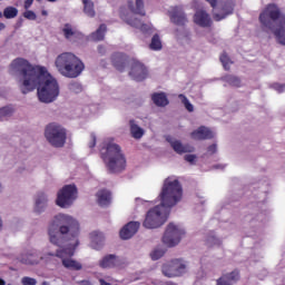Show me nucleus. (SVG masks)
Returning <instances> with one entry per match:
<instances>
[{
    "instance_id": "35",
    "label": "nucleus",
    "mask_w": 285,
    "mask_h": 285,
    "mask_svg": "<svg viewBox=\"0 0 285 285\" xmlns=\"http://www.w3.org/2000/svg\"><path fill=\"white\" fill-rule=\"evenodd\" d=\"M220 62L223 63L225 70H230V67H228V63H230V58L228 57V53H226V51H224L220 57Z\"/></svg>"
},
{
    "instance_id": "50",
    "label": "nucleus",
    "mask_w": 285,
    "mask_h": 285,
    "mask_svg": "<svg viewBox=\"0 0 285 285\" xmlns=\"http://www.w3.org/2000/svg\"><path fill=\"white\" fill-rule=\"evenodd\" d=\"M47 1H49L50 3H55L57 0H47Z\"/></svg>"
},
{
    "instance_id": "11",
    "label": "nucleus",
    "mask_w": 285,
    "mask_h": 285,
    "mask_svg": "<svg viewBox=\"0 0 285 285\" xmlns=\"http://www.w3.org/2000/svg\"><path fill=\"white\" fill-rule=\"evenodd\" d=\"M184 235L185 232L184 229H181V227L170 223L167 226L163 236V244H165V246H168V248H173L177 246L179 242H181V237H184Z\"/></svg>"
},
{
    "instance_id": "33",
    "label": "nucleus",
    "mask_w": 285,
    "mask_h": 285,
    "mask_svg": "<svg viewBox=\"0 0 285 285\" xmlns=\"http://www.w3.org/2000/svg\"><path fill=\"white\" fill-rule=\"evenodd\" d=\"M166 252L161 248H156L150 253V257L154 262H157V259H161V256L165 255Z\"/></svg>"
},
{
    "instance_id": "49",
    "label": "nucleus",
    "mask_w": 285,
    "mask_h": 285,
    "mask_svg": "<svg viewBox=\"0 0 285 285\" xmlns=\"http://www.w3.org/2000/svg\"><path fill=\"white\" fill-rule=\"evenodd\" d=\"M0 285H6V281H3V278L0 277Z\"/></svg>"
},
{
    "instance_id": "16",
    "label": "nucleus",
    "mask_w": 285,
    "mask_h": 285,
    "mask_svg": "<svg viewBox=\"0 0 285 285\" xmlns=\"http://www.w3.org/2000/svg\"><path fill=\"white\" fill-rule=\"evenodd\" d=\"M141 226L140 222H129L124 228L120 230L121 239H130V237L135 236Z\"/></svg>"
},
{
    "instance_id": "52",
    "label": "nucleus",
    "mask_w": 285,
    "mask_h": 285,
    "mask_svg": "<svg viewBox=\"0 0 285 285\" xmlns=\"http://www.w3.org/2000/svg\"><path fill=\"white\" fill-rule=\"evenodd\" d=\"M3 18V13L2 12H0V19H2Z\"/></svg>"
},
{
    "instance_id": "26",
    "label": "nucleus",
    "mask_w": 285,
    "mask_h": 285,
    "mask_svg": "<svg viewBox=\"0 0 285 285\" xmlns=\"http://www.w3.org/2000/svg\"><path fill=\"white\" fill-rule=\"evenodd\" d=\"M120 18L128 23V26H131V28H138V30H146V24H144L138 18L131 17L126 20L124 18V14H120Z\"/></svg>"
},
{
    "instance_id": "45",
    "label": "nucleus",
    "mask_w": 285,
    "mask_h": 285,
    "mask_svg": "<svg viewBox=\"0 0 285 285\" xmlns=\"http://www.w3.org/2000/svg\"><path fill=\"white\" fill-rule=\"evenodd\" d=\"M273 87L277 92H283L285 90V85L274 83Z\"/></svg>"
},
{
    "instance_id": "20",
    "label": "nucleus",
    "mask_w": 285,
    "mask_h": 285,
    "mask_svg": "<svg viewBox=\"0 0 285 285\" xmlns=\"http://www.w3.org/2000/svg\"><path fill=\"white\" fill-rule=\"evenodd\" d=\"M151 101H154L155 106L158 108H166L170 104L168 100V96H166V92H154L151 95Z\"/></svg>"
},
{
    "instance_id": "14",
    "label": "nucleus",
    "mask_w": 285,
    "mask_h": 285,
    "mask_svg": "<svg viewBox=\"0 0 285 285\" xmlns=\"http://www.w3.org/2000/svg\"><path fill=\"white\" fill-rule=\"evenodd\" d=\"M194 23L200 28H210L213 26V19L205 10H197L194 14Z\"/></svg>"
},
{
    "instance_id": "27",
    "label": "nucleus",
    "mask_w": 285,
    "mask_h": 285,
    "mask_svg": "<svg viewBox=\"0 0 285 285\" xmlns=\"http://www.w3.org/2000/svg\"><path fill=\"white\" fill-rule=\"evenodd\" d=\"M106 30H108L106 24H100L99 28L91 35V39L94 41H104V37H106Z\"/></svg>"
},
{
    "instance_id": "21",
    "label": "nucleus",
    "mask_w": 285,
    "mask_h": 285,
    "mask_svg": "<svg viewBox=\"0 0 285 285\" xmlns=\"http://www.w3.org/2000/svg\"><path fill=\"white\" fill-rule=\"evenodd\" d=\"M39 259H43V257H40L37 250L28 252L21 256L22 264H30L31 266L37 264Z\"/></svg>"
},
{
    "instance_id": "40",
    "label": "nucleus",
    "mask_w": 285,
    "mask_h": 285,
    "mask_svg": "<svg viewBox=\"0 0 285 285\" xmlns=\"http://www.w3.org/2000/svg\"><path fill=\"white\" fill-rule=\"evenodd\" d=\"M24 19H28L29 21H36L37 20V13L32 10H27L23 12Z\"/></svg>"
},
{
    "instance_id": "1",
    "label": "nucleus",
    "mask_w": 285,
    "mask_h": 285,
    "mask_svg": "<svg viewBox=\"0 0 285 285\" xmlns=\"http://www.w3.org/2000/svg\"><path fill=\"white\" fill-rule=\"evenodd\" d=\"M10 69L18 73L22 95L37 90L38 99L42 104H52L59 97V82L46 67L32 66L23 58H16Z\"/></svg>"
},
{
    "instance_id": "34",
    "label": "nucleus",
    "mask_w": 285,
    "mask_h": 285,
    "mask_svg": "<svg viewBox=\"0 0 285 285\" xmlns=\"http://www.w3.org/2000/svg\"><path fill=\"white\" fill-rule=\"evenodd\" d=\"M90 235H91L92 244H100L101 245V242H104V234H101L99 232H92Z\"/></svg>"
},
{
    "instance_id": "22",
    "label": "nucleus",
    "mask_w": 285,
    "mask_h": 285,
    "mask_svg": "<svg viewBox=\"0 0 285 285\" xmlns=\"http://www.w3.org/2000/svg\"><path fill=\"white\" fill-rule=\"evenodd\" d=\"M47 204H48V198H46V194L39 193L36 199L35 212L38 214L43 213V210H46Z\"/></svg>"
},
{
    "instance_id": "51",
    "label": "nucleus",
    "mask_w": 285,
    "mask_h": 285,
    "mask_svg": "<svg viewBox=\"0 0 285 285\" xmlns=\"http://www.w3.org/2000/svg\"><path fill=\"white\" fill-rule=\"evenodd\" d=\"M0 28H6V24H3V23H0Z\"/></svg>"
},
{
    "instance_id": "42",
    "label": "nucleus",
    "mask_w": 285,
    "mask_h": 285,
    "mask_svg": "<svg viewBox=\"0 0 285 285\" xmlns=\"http://www.w3.org/2000/svg\"><path fill=\"white\" fill-rule=\"evenodd\" d=\"M195 159H197V156L195 155H186L185 161H188L189 164H195Z\"/></svg>"
},
{
    "instance_id": "5",
    "label": "nucleus",
    "mask_w": 285,
    "mask_h": 285,
    "mask_svg": "<svg viewBox=\"0 0 285 285\" xmlns=\"http://www.w3.org/2000/svg\"><path fill=\"white\" fill-rule=\"evenodd\" d=\"M100 157L111 174L126 170V155L121 146L117 145L114 138L105 139L100 145Z\"/></svg>"
},
{
    "instance_id": "56",
    "label": "nucleus",
    "mask_w": 285,
    "mask_h": 285,
    "mask_svg": "<svg viewBox=\"0 0 285 285\" xmlns=\"http://www.w3.org/2000/svg\"><path fill=\"white\" fill-rule=\"evenodd\" d=\"M37 1H41V0H37Z\"/></svg>"
},
{
    "instance_id": "8",
    "label": "nucleus",
    "mask_w": 285,
    "mask_h": 285,
    "mask_svg": "<svg viewBox=\"0 0 285 285\" xmlns=\"http://www.w3.org/2000/svg\"><path fill=\"white\" fill-rule=\"evenodd\" d=\"M45 137L55 148H63L66 146V129L56 122H51L46 127Z\"/></svg>"
},
{
    "instance_id": "44",
    "label": "nucleus",
    "mask_w": 285,
    "mask_h": 285,
    "mask_svg": "<svg viewBox=\"0 0 285 285\" xmlns=\"http://www.w3.org/2000/svg\"><path fill=\"white\" fill-rule=\"evenodd\" d=\"M207 151H208L210 155H215V153H217V145H216V144L210 145V146L207 148Z\"/></svg>"
},
{
    "instance_id": "30",
    "label": "nucleus",
    "mask_w": 285,
    "mask_h": 285,
    "mask_svg": "<svg viewBox=\"0 0 285 285\" xmlns=\"http://www.w3.org/2000/svg\"><path fill=\"white\" fill-rule=\"evenodd\" d=\"M149 48L150 50H161V39H159V35H154Z\"/></svg>"
},
{
    "instance_id": "38",
    "label": "nucleus",
    "mask_w": 285,
    "mask_h": 285,
    "mask_svg": "<svg viewBox=\"0 0 285 285\" xmlns=\"http://www.w3.org/2000/svg\"><path fill=\"white\" fill-rule=\"evenodd\" d=\"M222 244V240L215 236H209L207 238V246H219Z\"/></svg>"
},
{
    "instance_id": "55",
    "label": "nucleus",
    "mask_w": 285,
    "mask_h": 285,
    "mask_svg": "<svg viewBox=\"0 0 285 285\" xmlns=\"http://www.w3.org/2000/svg\"><path fill=\"white\" fill-rule=\"evenodd\" d=\"M94 248H99V247H97V246L94 245Z\"/></svg>"
},
{
    "instance_id": "10",
    "label": "nucleus",
    "mask_w": 285,
    "mask_h": 285,
    "mask_svg": "<svg viewBox=\"0 0 285 285\" xmlns=\"http://www.w3.org/2000/svg\"><path fill=\"white\" fill-rule=\"evenodd\" d=\"M186 263L181 258H174L161 266V273L165 277H181L186 273Z\"/></svg>"
},
{
    "instance_id": "25",
    "label": "nucleus",
    "mask_w": 285,
    "mask_h": 285,
    "mask_svg": "<svg viewBox=\"0 0 285 285\" xmlns=\"http://www.w3.org/2000/svg\"><path fill=\"white\" fill-rule=\"evenodd\" d=\"M130 126V134L134 139H141L144 137V129L139 127L137 124H135V120L129 121Z\"/></svg>"
},
{
    "instance_id": "2",
    "label": "nucleus",
    "mask_w": 285,
    "mask_h": 285,
    "mask_svg": "<svg viewBox=\"0 0 285 285\" xmlns=\"http://www.w3.org/2000/svg\"><path fill=\"white\" fill-rule=\"evenodd\" d=\"M48 235L55 246H66L63 249H58L56 254L49 253L48 255L62 259V266L68 271H81L83 268L81 263L68 258L75 255V250L79 246V222L72 216L58 214L49 224Z\"/></svg>"
},
{
    "instance_id": "37",
    "label": "nucleus",
    "mask_w": 285,
    "mask_h": 285,
    "mask_svg": "<svg viewBox=\"0 0 285 285\" xmlns=\"http://www.w3.org/2000/svg\"><path fill=\"white\" fill-rule=\"evenodd\" d=\"M11 115H12V108H10V107L0 108V119L10 117Z\"/></svg>"
},
{
    "instance_id": "53",
    "label": "nucleus",
    "mask_w": 285,
    "mask_h": 285,
    "mask_svg": "<svg viewBox=\"0 0 285 285\" xmlns=\"http://www.w3.org/2000/svg\"><path fill=\"white\" fill-rule=\"evenodd\" d=\"M42 285H48V282H43Z\"/></svg>"
},
{
    "instance_id": "18",
    "label": "nucleus",
    "mask_w": 285,
    "mask_h": 285,
    "mask_svg": "<svg viewBox=\"0 0 285 285\" xmlns=\"http://www.w3.org/2000/svg\"><path fill=\"white\" fill-rule=\"evenodd\" d=\"M119 264V258L115 254L106 255L98 263L100 268H115Z\"/></svg>"
},
{
    "instance_id": "19",
    "label": "nucleus",
    "mask_w": 285,
    "mask_h": 285,
    "mask_svg": "<svg viewBox=\"0 0 285 285\" xmlns=\"http://www.w3.org/2000/svg\"><path fill=\"white\" fill-rule=\"evenodd\" d=\"M97 203L100 206H110V202L112 200V194L108 189H100L97 194Z\"/></svg>"
},
{
    "instance_id": "15",
    "label": "nucleus",
    "mask_w": 285,
    "mask_h": 285,
    "mask_svg": "<svg viewBox=\"0 0 285 285\" xmlns=\"http://www.w3.org/2000/svg\"><path fill=\"white\" fill-rule=\"evenodd\" d=\"M191 139L196 141H206V139H213L215 134L207 127L200 126L190 134Z\"/></svg>"
},
{
    "instance_id": "3",
    "label": "nucleus",
    "mask_w": 285,
    "mask_h": 285,
    "mask_svg": "<svg viewBox=\"0 0 285 285\" xmlns=\"http://www.w3.org/2000/svg\"><path fill=\"white\" fill-rule=\"evenodd\" d=\"M183 195L184 189L179 180L171 177L166 178L159 195L160 205L147 212L142 226L145 228H159V226H164L168 220L170 209L181 202Z\"/></svg>"
},
{
    "instance_id": "48",
    "label": "nucleus",
    "mask_w": 285,
    "mask_h": 285,
    "mask_svg": "<svg viewBox=\"0 0 285 285\" xmlns=\"http://www.w3.org/2000/svg\"><path fill=\"white\" fill-rule=\"evenodd\" d=\"M99 282H100V285H111L110 283L106 282L104 278H101Z\"/></svg>"
},
{
    "instance_id": "4",
    "label": "nucleus",
    "mask_w": 285,
    "mask_h": 285,
    "mask_svg": "<svg viewBox=\"0 0 285 285\" xmlns=\"http://www.w3.org/2000/svg\"><path fill=\"white\" fill-rule=\"evenodd\" d=\"M263 30H271L281 46H285V14L275 3H269L259 14Z\"/></svg>"
},
{
    "instance_id": "54",
    "label": "nucleus",
    "mask_w": 285,
    "mask_h": 285,
    "mask_svg": "<svg viewBox=\"0 0 285 285\" xmlns=\"http://www.w3.org/2000/svg\"><path fill=\"white\" fill-rule=\"evenodd\" d=\"M42 14H46V11H42Z\"/></svg>"
},
{
    "instance_id": "32",
    "label": "nucleus",
    "mask_w": 285,
    "mask_h": 285,
    "mask_svg": "<svg viewBox=\"0 0 285 285\" xmlns=\"http://www.w3.org/2000/svg\"><path fill=\"white\" fill-rule=\"evenodd\" d=\"M179 99H181L186 110H188V112H194L195 107L193 106V104H190V101L188 100V98L184 95H179Z\"/></svg>"
},
{
    "instance_id": "12",
    "label": "nucleus",
    "mask_w": 285,
    "mask_h": 285,
    "mask_svg": "<svg viewBox=\"0 0 285 285\" xmlns=\"http://www.w3.org/2000/svg\"><path fill=\"white\" fill-rule=\"evenodd\" d=\"M76 199L77 186L66 185L62 187V189L59 190L56 204L57 206H60V208H68V206H71L72 202Z\"/></svg>"
},
{
    "instance_id": "28",
    "label": "nucleus",
    "mask_w": 285,
    "mask_h": 285,
    "mask_svg": "<svg viewBox=\"0 0 285 285\" xmlns=\"http://www.w3.org/2000/svg\"><path fill=\"white\" fill-rule=\"evenodd\" d=\"M83 3V12L87 14V17H95V2L92 0H82Z\"/></svg>"
},
{
    "instance_id": "24",
    "label": "nucleus",
    "mask_w": 285,
    "mask_h": 285,
    "mask_svg": "<svg viewBox=\"0 0 285 285\" xmlns=\"http://www.w3.org/2000/svg\"><path fill=\"white\" fill-rule=\"evenodd\" d=\"M128 8L134 12V14H140V17H146V11L144 10V0H136V7L132 1H129Z\"/></svg>"
},
{
    "instance_id": "13",
    "label": "nucleus",
    "mask_w": 285,
    "mask_h": 285,
    "mask_svg": "<svg viewBox=\"0 0 285 285\" xmlns=\"http://www.w3.org/2000/svg\"><path fill=\"white\" fill-rule=\"evenodd\" d=\"M169 17L175 26H186L188 23V18H186V13L181 7H173L169 11Z\"/></svg>"
},
{
    "instance_id": "36",
    "label": "nucleus",
    "mask_w": 285,
    "mask_h": 285,
    "mask_svg": "<svg viewBox=\"0 0 285 285\" xmlns=\"http://www.w3.org/2000/svg\"><path fill=\"white\" fill-rule=\"evenodd\" d=\"M62 32H63L66 39H70V37H75V32H73L72 27L70 24H65V28L62 29Z\"/></svg>"
},
{
    "instance_id": "17",
    "label": "nucleus",
    "mask_w": 285,
    "mask_h": 285,
    "mask_svg": "<svg viewBox=\"0 0 285 285\" xmlns=\"http://www.w3.org/2000/svg\"><path fill=\"white\" fill-rule=\"evenodd\" d=\"M239 282V272L234 269L230 273L223 274L217 281L216 285H234Z\"/></svg>"
},
{
    "instance_id": "31",
    "label": "nucleus",
    "mask_w": 285,
    "mask_h": 285,
    "mask_svg": "<svg viewBox=\"0 0 285 285\" xmlns=\"http://www.w3.org/2000/svg\"><path fill=\"white\" fill-rule=\"evenodd\" d=\"M225 81H227L229 86H235L236 88L242 86V80L236 76H226Z\"/></svg>"
},
{
    "instance_id": "23",
    "label": "nucleus",
    "mask_w": 285,
    "mask_h": 285,
    "mask_svg": "<svg viewBox=\"0 0 285 285\" xmlns=\"http://www.w3.org/2000/svg\"><path fill=\"white\" fill-rule=\"evenodd\" d=\"M170 146L178 155H184V153H193V147L184 146L179 140L170 141Z\"/></svg>"
},
{
    "instance_id": "41",
    "label": "nucleus",
    "mask_w": 285,
    "mask_h": 285,
    "mask_svg": "<svg viewBox=\"0 0 285 285\" xmlns=\"http://www.w3.org/2000/svg\"><path fill=\"white\" fill-rule=\"evenodd\" d=\"M21 284L22 285H37V279L36 278H32L30 276H24L22 277L21 279Z\"/></svg>"
},
{
    "instance_id": "39",
    "label": "nucleus",
    "mask_w": 285,
    "mask_h": 285,
    "mask_svg": "<svg viewBox=\"0 0 285 285\" xmlns=\"http://www.w3.org/2000/svg\"><path fill=\"white\" fill-rule=\"evenodd\" d=\"M69 90H71V92H81V90H83V88L81 87V83H79V82H70Z\"/></svg>"
},
{
    "instance_id": "7",
    "label": "nucleus",
    "mask_w": 285,
    "mask_h": 285,
    "mask_svg": "<svg viewBox=\"0 0 285 285\" xmlns=\"http://www.w3.org/2000/svg\"><path fill=\"white\" fill-rule=\"evenodd\" d=\"M56 68L62 77H68L69 79H77L86 66L77 56L71 52L60 53L55 61Z\"/></svg>"
},
{
    "instance_id": "43",
    "label": "nucleus",
    "mask_w": 285,
    "mask_h": 285,
    "mask_svg": "<svg viewBox=\"0 0 285 285\" xmlns=\"http://www.w3.org/2000/svg\"><path fill=\"white\" fill-rule=\"evenodd\" d=\"M97 146V136L91 135V141L89 142V148H95Z\"/></svg>"
},
{
    "instance_id": "29",
    "label": "nucleus",
    "mask_w": 285,
    "mask_h": 285,
    "mask_svg": "<svg viewBox=\"0 0 285 285\" xmlns=\"http://www.w3.org/2000/svg\"><path fill=\"white\" fill-rule=\"evenodd\" d=\"M19 14V10L14 7H7L3 10V18L4 19H14Z\"/></svg>"
},
{
    "instance_id": "46",
    "label": "nucleus",
    "mask_w": 285,
    "mask_h": 285,
    "mask_svg": "<svg viewBox=\"0 0 285 285\" xmlns=\"http://www.w3.org/2000/svg\"><path fill=\"white\" fill-rule=\"evenodd\" d=\"M35 0H24V10H30Z\"/></svg>"
},
{
    "instance_id": "9",
    "label": "nucleus",
    "mask_w": 285,
    "mask_h": 285,
    "mask_svg": "<svg viewBox=\"0 0 285 285\" xmlns=\"http://www.w3.org/2000/svg\"><path fill=\"white\" fill-rule=\"evenodd\" d=\"M214 8V21H223L226 17H230L235 12V0H207Z\"/></svg>"
},
{
    "instance_id": "6",
    "label": "nucleus",
    "mask_w": 285,
    "mask_h": 285,
    "mask_svg": "<svg viewBox=\"0 0 285 285\" xmlns=\"http://www.w3.org/2000/svg\"><path fill=\"white\" fill-rule=\"evenodd\" d=\"M111 63L118 72H124L128 63H130L131 68L129 71V77L134 79V81H144V79L148 78V68H146L145 63H141L137 59H128L126 53H114L111 56Z\"/></svg>"
},
{
    "instance_id": "47",
    "label": "nucleus",
    "mask_w": 285,
    "mask_h": 285,
    "mask_svg": "<svg viewBox=\"0 0 285 285\" xmlns=\"http://www.w3.org/2000/svg\"><path fill=\"white\" fill-rule=\"evenodd\" d=\"M98 52H99L100 55H104V52H106V49L104 48V46H99V47H98Z\"/></svg>"
}]
</instances>
